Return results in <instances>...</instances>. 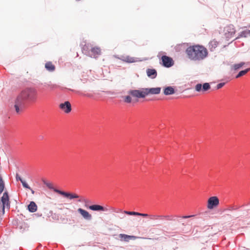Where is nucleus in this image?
I'll use <instances>...</instances> for the list:
<instances>
[{"instance_id":"1","label":"nucleus","mask_w":250,"mask_h":250,"mask_svg":"<svg viewBox=\"0 0 250 250\" xmlns=\"http://www.w3.org/2000/svg\"><path fill=\"white\" fill-rule=\"evenodd\" d=\"M37 92L34 88L23 90L17 96L15 103V108L17 113L22 111L26 101H34L36 100Z\"/></svg>"},{"instance_id":"2","label":"nucleus","mask_w":250,"mask_h":250,"mask_svg":"<svg viewBox=\"0 0 250 250\" xmlns=\"http://www.w3.org/2000/svg\"><path fill=\"white\" fill-rule=\"evenodd\" d=\"M186 53L188 58L194 61L203 60L208 55L207 49L201 45L189 46L186 49Z\"/></svg>"},{"instance_id":"3","label":"nucleus","mask_w":250,"mask_h":250,"mask_svg":"<svg viewBox=\"0 0 250 250\" xmlns=\"http://www.w3.org/2000/svg\"><path fill=\"white\" fill-rule=\"evenodd\" d=\"M224 36L226 40L229 41L230 39L233 38L235 33V30L234 25L229 24L224 28Z\"/></svg>"},{"instance_id":"4","label":"nucleus","mask_w":250,"mask_h":250,"mask_svg":"<svg viewBox=\"0 0 250 250\" xmlns=\"http://www.w3.org/2000/svg\"><path fill=\"white\" fill-rule=\"evenodd\" d=\"M1 201L2 202V205L0 206V208L2 209V214H3L4 213L5 208H10L9 196L7 192H5L3 194Z\"/></svg>"},{"instance_id":"5","label":"nucleus","mask_w":250,"mask_h":250,"mask_svg":"<svg viewBox=\"0 0 250 250\" xmlns=\"http://www.w3.org/2000/svg\"><path fill=\"white\" fill-rule=\"evenodd\" d=\"M219 200L217 197L212 196L208 198V200L207 207L208 209H212L218 206Z\"/></svg>"},{"instance_id":"6","label":"nucleus","mask_w":250,"mask_h":250,"mask_svg":"<svg viewBox=\"0 0 250 250\" xmlns=\"http://www.w3.org/2000/svg\"><path fill=\"white\" fill-rule=\"evenodd\" d=\"M162 64L166 67H170L174 64L173 59L168 56L164 55L161 57Z\"/></svg>"},{"instance_id":"7","label":"nucleus","mask_w":250,"mask_h":250,"mask_svg":"<svg viewBox=\"0 0 250 250\" xmlns=\"http://www.w3.org/2000/svg\"><path fill=\"white\" fill-rule=\"evenodd\" d=\"M129 93L133 97L138 98H144L146 96L145 88L140 90H132L129 92Z\"/></svg>"},{"instance_id":"8","label":"nucleus","mask_w":250,"mask_h":250,"mask_svg":"<svg viewBox=\"0 0 250 250\" xmlns=\"http://www.w3.org/2000/svg\"><path fill=\"white\" fill-rule=\"evenodd\" d=\"M54 191L70 199L78 198L79 197V196L76 193L66 192L57 189H54Z\"/></svg>"},{"instance_id":"9","label":"nucleus","mask_w":250,"mask_h":250,"mask_svg":"<svg viewBox=\"0 0 250 250\" xmlns=\"http://www.w3.org/2000/svg\"><path fill=\"white\" fill-rule=\"evenodd\" d=\"M59 107L65 113H70L72 110L71 104L68 101L61 104L59 105Z\"/></svg>"},{"instance_id":"10","label":"nucleus","mask_w":250,"mask_h":250,"mask_svg":"<svg viewBox=\"0 0 250 250\" xmlns=\"http://www.w3.org/2000/svg\"><path fill=\"white\" fill-rule=\"evenodd\" d=\"M160 87L145 88L146 96L149 94H158L161 92Z\"/></svg>"},{"instance_id":"11","label":"nucleus","mask_w":250,"mask_h":250,"mask_svg":"<svg viewBox=\"0 0 250 250\" xmlns=\"http://www.w3.org/2000/svg\"><path fill=\"white\" fill-rule=\"evenodd\" d=\"M78 211L85 219L88 220L91 219L92 216L87 211L81 208H79L78 209Z\"/></svg>"},{"instance_id":"12","label":"nucleus","mask_w":250,"mask_h":250,"mask_svg":"<svg viewBox=\"0 0 250 250\" xmlns=\"http://www.w3.org/2000/svg\"><path fill=\"white\" fill-rule=\"evenodd\" d=\"M91 53L90 56L96 58L101 55V50L98 47H93L91 49Z\"/></svg>"},{"instance_id":"13","label":"nucleus","mask_w":250,"mask_h":250,"mask_svg":"<svg viewBox=\"0 0 250 250\" xmlns=\"http://www.w3.org/2000/svg\"><path fill=\"white\" fill-rule=\"evenodd\" d=\"M121 60L127 63H133L137 62V59L129 56H123L121 58Z\"/></svg>"},{"instance_id":"14","label":"nucleus","mask_w":250,"mask_h":250,"mask_svg":"<svg viewBox=\"0 0 250 250\" xmlns=\"http://www.w3.org/2000/svg\"><path fill=\"white\" fill-rule=\"evenodd\" d=\"M85 206L90 209L94 211H107L108 210L106 208L99 205H93L89 207H87L85 205Z\"/></svg>"},{"instance_id":"15","label":"nucleus","mask_w":250,"mask_h":250,"mask_svg":"<svg viewBox=\"0 0 250 250\" xmlns=\"http://www.w3.org/2000/svg\"><path fill=\"white\" fill-rule=\"evenodd\" d=\"M119 237L121 238V241H124L125 242H128L130 240H134L136 238V236L128 235L125 234H119Z\"/></svg>"},{"instance_id":"16","label":"nucleus","mask_w":250,"mask_h":250,"mask_svg":"<svg viewBox=\"0 0 250 250\" xmlns=\"http://www.w3.org/2000/svg\"><path fill=\"white\" fill-rule=\"evenodd\" d=\"M124 213L129 215H136V216H140L144 217H149L150 214H148L146 213H142L135 211H124Z\"/></svg>"},{"instance_id":"17","label":"nucleus","mask_w":250,"mask_h":250,"mask_svg":"<svg viewBox=\"0 0 250 250\" xmlns=\"http://www.w3.org/2000/svg\"><path fill=\"white\" fill-rule=\"evenodd\" d=\"M146 74L147 76L151 79L155 78L157 75V71L154 69H147Z\"/></svg>"},{"instance_id":"18","label":"nucleus","mask_w":250,"mask_h":250,"mask_svg":"<svg viewBox=\"0 0 250 250\" xmlns=\"http://www.w3.org/2000/svg\"><path fill=\"white\" fill-rule=\"evenodd\" d=\"M45 68L50 72H53L55 70V66L51 62H47L45 64Z\"/></svg>"},{"instance_id":"19","label":"nucleus","mask_w":250,"mask_h":250,"mask_svg":"<svg viewBox=\"0 0 250 250\" xmlns=\"http://www.w3.org/2000/svg\"><path fill=\"white\" fill-rule=\"evenodd\" d=\"M218 45V42L215 40H213L209 42L208 48L211 51H212L217 47Z\"/></svg>"},{"instance_id":"20","label":"nucleus","mask_w":250,"mask_h":250,"mask_svg":"<svg viewBox=\"0 0 250 250\" xmlns=\"http://www.w3.org/2000/svg\"><path fill=\"white\" fill-rule=\"evenodd\" d=\"M174 93V89L172 86H167L164 90V93L165 95H172Z\"/></svg>"},{"instance_id":"21","label":"nucleus","mask_w":250,"mask_h":250,"mask_svg":"<svg viewBox=\"0 0 250 250\" xmlns=\"http://www.w3.org/2000/svg\"><path fill=\"white\" fill-rule=\"evenodd\" d=\"M16 179L17 181H20L24 188L30 189V187L28 186V185L26 183V182L23 180L21 177L19 176L18 174H16Z\"/></svg>"},{"instance_id":"22","label":"nucleus","mask_w":250,"mask_h":250,"mask_svg":"<svg viewBox=\"0 0 250 250\" xmlns=\"http://www.w3.org/2000/svg\"><path fill=\"white\" fill-rule=\"evenodd\" d=\"M28 210L31 212H34L37 209V206L35 202L32 201L28 206Z\"/></svg>"},{"instance_id":"23","label":"nucleus","mask_w":250,"mask_h":250,"mask_svg":"<svg viewBox=\"0 0 250 250\" xmlns=\"http://www.w3.org/2000/svg\"><path fill=\"white\" fill-rule=\"evenodd\" d=\"M250 31L249 30H245L244 31H242L238 35V36L235 39H239L240 38H246L250 36Z\"/></svg>"},{"instance_id":"24","label":"nucleus","mask_w":250,"mask_h":250,"mask_svg":"<svg viewBox=\"0 0 250 250\" xmlns=\"http://www.w3.org/2000/svg\"><path fill=\"white\" fill-rule=\"evenodd\" d=\"M162 220H166L169 221H175L174 216L173 215H162Z\"/></svg>"},{"instance_id":"25","label":"nucleus","mask_w":250,"mask_h":250,"mask_svg":"<svg viewBox=\"0 0 250 250\" xmlns=\"http://www.w3.org/2000/svg\"><path fill=\"white\" fill-rule=\"evenodd\" d=\"M44 86L47 88H48L51 90H53L57 88L58 87V86L56 84L51 83L50 82L49 83H45Z\"/></svg>"},{"instance_id":"26","label":"nucleus","mask_w":250,"mask_h":250,"mask_svg":"<svg viewBox=\"0 0 250 250\" xmlns=\"http://www.w3.org/2000/svg\"><path fill=\"white\" fill-rule=\"evenodd\" d=\"M250 70V68H247L245 70H242L239 72V73L237 74V75L236 76V78H238L239 77H241L245 74H247V73Z\"/></svg>"},{"instance_id":"27","label":"nucleus","mask_w":250,"mask_h":250,"mask_svg":"<svg viewBox=\"0 0 250 250\" xmlns=\"http://www.w3.org/2000/svg\"><path fill=\"white\" fill-rule=\"evenodd\" d=\"M149 218L152 220H162V215L150 214Z\"/></svg>"},{"instance_id":"28","label":"nucleus","mask_w":250,"mask_h":250,"mask_svg":"<svg viewBox=\"0 0 250 250\" xmlns=\"http://www.w3.org/2000/svg\"><path fill=\"white\" fill-rule=\"evenodd\" d=\"M244 64H245L244 62H242L240 63L234 64L233 65L232 67L234 70H237V69L240 68L241 67H242L244 65Z\"/></svg>"},{"instance_id":"29","label":"nucleus","mask_w":250,"mask_h":250,"mask_svg":"<svg viewBox=\"0 0 250 250\" xmlns=\"http://www.w3.org/2000/svg\"><path fill=\"white\" fill-rule=\"evenodd\" d=\"M210 88V86L208 83H205L203 84L202 86V90L203 91H206L208 90Z\"/></svg>"},{"instance_id":"30","label":"nucleus","mask_w":250,"mask_h":250,"mask_svg":"<svg viewBox=\"0 0 250 250\" xmlns=\"http://www.w3.org/2000/svg\"><path fill=\"white\" fill-rule=\"evenodd\" d=\"M44 184H45L49 188L53 189L54 190V188L53 187V185L52 183L47 182L46 181H43Z\"/></svg>"},{"instance_id":"31","label":"nucleus","mask_w":250,"mask_h":250,"mask_svg":"<svg viewBox=\"0 0 250 250\" xmlns=\"http://www.w3.org/2000/svg\"><path fill=\"white\" fill-rule=\"evenodd\" d=\"M131 98L130 96H126L124 97V101L127 103H130L131 102Z\"/></svg>"},{"instance_id":"32","label":"nucleus","mask_w":250,"mask_h":250,"mask_svg":"<svg viewBox=\"0 0 250 250\" xmlns=\"http://www.w3.org/2000/svg\"><path fill=\"white\" fill-rule=\"evenodd\" d=\"M202 85L200 83H198L196 85H195V90L198 91V92H199L201 90H202Z\"/></svg>"},{"instance_id":"33","label":"nucleus","mask_w":250,"mask_h":250,"mask_svg":"<svg viewBox=\"0 0 250 250\" xmlns=\"http://www.w3.org/2000/svg\"><path fill=\"white\" fill-rule=\"evenodd\" d=\"M4 188V184L3 181L0 182V194L3 191Z\"/></svg>"},{"instance_id":"34","label":"nucleus","mask_w":250,"mask_h":250,"mask_svg":"<svg viewBox=\"0 0 250 250\" xmlns=\"http://www.w3.org/2000/svg\"><path fill=\"white\" fill-rule=\"evenodd\" d=\"M225 83H218L216 86L217 88L220 89V88H222L225 85Z\"/></svg>"},{"instance_id":"35","label":"nucleus","mask_w":250,"mask_h":250,"mask_svg":"<svg viewBox=\"0 0 250 250\" xmlns=\"http://www.w3.org/2000/svg\"><path fill=\"white\" fill-rule=\"evenodd\" d=\"M191 216H183L182 218H189Z\"/></svg>"},{"instance_id":"36","label":"nucleus","mask_w":250,"mask_h":250,"mask_svg":"<svg viewBox=\"0 0 250 250\" xmlns=\"http://www.w3.org/2000/svg\"><path fill=\"white\" fill-rule=\"evenodd\" d=\"M229 209V210H234L235 209L234 208H233V207H230Z\"/></svg>"},{"instance_id":"37","label":"nucleus","mask_w":250,"mask_h":250,"mask_svg":"<svg viewBox=\"0 0 250 250\" xmlns=\"http://www.w3.org/2000/svg\"><path fill=\"white\" fill-rule=\"evenodd\" d=\"M85 48H87V46L86 45H84L83 47V50L84 51Z\"/></svg>"},{"instance_id":"38","label":"nucleus","mask_w":250,"mask_h":250,"mask_svg":"<svg viewBox=\"0 0 250 250\" xmlns=\"http://www.w3.org/2000/svg\"><path fill=\"white\" fill-rule=\"evenodd\" d=\"M30 190H31V191L32 193V194H34V191L32 189H31V188H30Z\"/></svg>"}]
</instances>
